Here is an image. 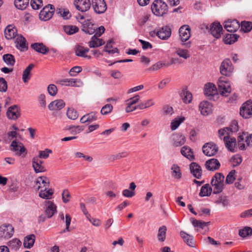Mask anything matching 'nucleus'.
Listing matches in <instances>:
<instances>
[{
    "label": "nucleus",
    "mask_w": 252,
    "mask_h": 252,
    "mask_svg": "<svg viewBox=\"0 0 252 252\" xmlns=\"http://www.w3.org/2000/svg\"><path fill=\"white\" fill-rule=\"evenodd\" d=\"M181 153L183 156L190 160H192L194 159L192 149L188 146H184L181 148Z\"/></svg>",
    "instance_id": "nucleus-34"
},
{
    "label": "nucleus",
    "mask_w": 252,
    "mask_h": 252,
    "mask_svg": "<svg viewBox=\"0 0 252 252\" xmlns=\"http://www.w3.org/2000/svg\"><path fill=\"white\" fill-rule=\"evenodd\" d=\"M35 236L34 234H31L26 236L24 240L23 245L25 248L27 249L31 248L35 242Z\"/></svg>",
    "instance_id": "nucleus-38"
},
{
    "label": "nucleus",
    "mask_w": 252,
    "mask_h": 252,
    "mask_svg": "<svg viewBox=\"0 0 252 252\" xmlns=\"http://www.w3.org/2000/svg\"><path fill=\"white\" fill-rule=\"evenodd\" d=\"M57 13L64 19H68L71 16V14L67 9L65 8H59L57 10Z\"/></svg>",
    "instance_id": "nucleus-49"
},
{
    "label": "nucleus",
    "mask_w": 252,
    "mask_h": 252,
    "mask_svg": "<svg viewBox=\"0 0 252 252\" xmlns=\"http://www.w3.org/2000/svg\"><path fill=\"white\" fill-rule=\"evenodd\" d=\"M2 59L3 61L8 65L13 66L15 63V59L11 54H5L3 56Z\"/></svg>",
    "instance_id": "nucleus-50"
},
{
    "label": "nucleus",
    "mask_w": 252,
    "mask_h": 252,
    "mask_svg": "<svg viewBox=\"0 0 252 252\" xmlns=\"http://www.w3.org/2000/svg\"><path fill=\"white\" fill-rule=\"evenodd\" d=\"M155 104V102L153 99H148L145 102H142L137 105V108L142 110L146 109L150 106H153Z\"/></svg>",
    "instance_id": "nucleus-54"
},
{
    "label": "nucleus",
    "mask_w": 252,
    "mask_h": 252,
    "mask_svg": "<svg viewBox=\"0 0 252 252\" xmlns=\"http://www.w3.org/2000/svg\"><path fill=\"white\" fill-rule=\"evenodd\" d=\"M14 228L10 224H4L0 226V237L1 239H8L12 237Z\"/></svg>",
    "instance_id": "nucleus-8"
},
{
    "label": "nucleus",
    "mask_w": 252,
    "mask_h": 252,
    "mask_svg": "<svg viewBox=\"0 0 252 252\" xmlns=\"http://www.w3.org/2000/svg\"><path fill=\"white\" fill-rule=\"evenodd\" d=\"M74 5L78 10L84 12L90 8L91 3L90 0H75Z\"/></svg>",
    "instance_id": "nucleus-13"
},
{
    "label": "nucleus",
    "mask_w": 252,
    "mask_h": 252,
    "mask_svg": "<svg viewBox=\"0 0 252 252\" xmlns=\"http://www.w3.org/2000/svg\"><path fill=\"white\" fill-rule=\"evenodd\" d=\"M92 6L94 11L98 14L104 13L107 9L104 0H92Z\"/></svg>",
    "instance_id": "nucleus-11"
},
{
    "label": "nucleus",
    "mask_w": 252,
    "mask_h": 252,
    "mask_svg": "<svg viewBox=\"0 0 252 252\" xmlns=\"http://www.w3.org/2000/svg\"><path fill=\"white\" fill-rule=\"evenodd\" d=\"M52 150L48 149H46L44 151H40L37 157L40 158L46 159L49 157V154L52 153Z\"/></svg>",
    "instance_id": "nucleus-61"
},
{
    "label": "nucleus",
    "mask_w": 252,
    "mask_h": 252,
    "mask_svg": "<svg viewBox=\"0 0 252 252\" xmlns=\"http://www.w3.org/2000/svg\"><path fill=\"white\" fill-rule=\"evenodd\" d=\"M176 53L180 57H182L185 59H187L190 57V55L188 51L186 49L179 48L177 49Z\"/></svg>",
    "instance_id": "nucleus-58"
},
{
    "label": "nucleus",
    "mask_w": 252,
    "mask_h": 252,
    "mask_svg": "<svg viewBox=\"0 0 252 252\" xmlns=\"http://www.w3.org/2000/svg\"><path fill=\"white\" fill-rule=\"evenodd\" d=\"M31 5L32 9L37 10L40 9L42 6V0H32L31 1Z\"/></svg>",
    "instance_id": "nucleus-60"
},
{
    "label": "nucleus",
    "mask_w": 252,
    "mask_h": 252,
    "mask_svg": "<svg viewBox=\"0 0 252 252\" xmlns=\"http://www.w3.org/2000/svg\"><path fill=\"white\" fill-rule=\"evenodd\" d=\"M10 151L15 153V155L17 156H22L25 157L27 154V150L24 145L19 141L13 140L9 147Z\"/></svg>",
    "instance_id": "nucleus-3"
},
{
    "label": "nucleus",
    "mask_w": 252,
    "mask_h": 252,
    "mask_svg": "<svg viewBox=\"0 0 252 252\" xmlns=\"http://www.w3.org/2000/svg\"><path fill=\"white\" fill-rule=\"evenodd\" d=\"M241 30L245 32H249L252 29V23L251 22L242 21L240 24Z\"/></svg>",
    "instance_id": "nucleus-52"
},
{
    "label": "nucleus",
    "mask_w": 252,
    "mask_h": 252,
    "mask_svg": "<svg viewBox=\"0 0 252 252\" xmlns=\"http://www.w3.org/2000/svg\"><path fill=\"white\" fill-rule=\"evenodd\" d=\"M218 85V91L222 95L227 96L231 91L229 83L224 80L222 77H220L219 79Z\"/></svg>",
    "instance_id": "nucleus-5"
},
{
    "label": "nucleus",
    "mask_w": 252,
    "mask_h": 252,
    "mask_svg": "<svg viewBox=\"0 0 252 252\" xmlns=\"http://www.w3.org/2000/svg\"><path fill=\"white\" fill-rule=\"evenodd\" d=\"M66 114L68 118L72 120H76L78 117L77 112L72 108H69L67 111Z\"/></svg>",
    "instance_id": "nucleus-59"
},
{
    "label": "nucleus",
    "mask_w": 252,
    "mask_h": 252,
    "mask_svg": "<svg viewBox=\"0 0 252 252\" xmlns=\"http://www.w3.org/2000/svg\"><path fill=\"white\" fill-rule=\"evenodd\" d=\"M47 91L50 95L55 96L57 93L58 89L54 84H50L47 88Z\"/></svg>",
    "instance_id": "nucleus-62"
},
{
    "label": "nucleus",
    "mask_w": 252,
    "mask_h": 252,
    "mask_svg": "<svg viewBox=\"0 0 252 252\" xmlns=\"http://www.w3.org/2000/svg\"><path fill=\"white\" fill-rule=\"evenodd\" d=\"M153 14L157 16H163L168 12V6L161 0H155L151 5Z\"/></svg>",
    "instance_id": "nucleus-2"
},
{
    "label": "nucleus",
    "mask_w": 252,
    "mask_h": 252,
    "mask_svg": "<svg viewBox=\"0 0 252 252\" xmlns=\"http://www.w3.org/2000/svg\"><path fill=\"white\" fill-rule=\"evenodd\" d=\"M203 153L207 156L215 155L218 151V147L213 143H206L202 147Z\"/></svg>",
    "instance_id": "nucleus-9"
},
{
    "label": "nucleus",
    "mask_w": 252,
    "mask_h": 252,
    "mask_svg": "<svg viewBox=\"0 0 252 252\" xmlns=\"http://www.w3.org/2000/svg\"><path fill=\"white\" fill-rule=\"evenodd\" d=\"M212 189L210 187L209 184H206L203 186L199 192L200 196H208L211 194Z\"/></svg>",
    "instance_id": "nucleus-40"
},
{
    "label": "nucleus",
    "mask_w": 252,
    "mask_h": 252,
    "mask_svg": "<svg viewBox=\"0 0 252 252\" xmlns=\"http://www.w3.org/2000/svg\"><path fill=\"white\" fill-rule=\"evenodd\" d=\"M191 223L194 227H198L201 229H203L205 226L209 225L210 223V221L205 222L200 220H197L196 219L191 218Z\"/></svg>",
    "instance_id": "nucleus-45"
},
{
    "label": "nucleus",
    "mask_w": 252,
    "mask_h": 252,
    "mask_svg": "<svg viewBox=\"0 0 252 252\" xmlns=\"http://www.w3.org/2000/svg\"><path fill=\"white\" fill-rule=\"evenodd\" d=\"M17 34V30L12 25H8L4 30L5 37L9 40L16 37Z\"/></svg>",
    "instance_id": "nucleus-26"
},
{
    "label": "nucleus",
    "mask_w": 252,
    "mask_h": 252,
    "mask_svg": "<svg viewBox=\"0 0 252 252\" xmlns=\"http://www.w3.org/2000/svg\"><path fill=\"white\" fill-rule=\"evenodd\" d=\"M224 177L221 173H216L212 177L211 184L213 189V193L218 194L221 192L224 188Z\"/></svg>",
    "instance_id": "nucleus-1"
},
{
    "label": "nucleus",
    "mask_w": 252,
    "mask_h": 252,
    "mask_svg": "<svg viewBox=\"0 0 252 252\" xmlns=\"http://www.w3.org/2000/svg\"><path fill=\"white\" fill-rule=\"evenodd\" d=\"M234 127L233 128L226 127L219 129L218 130V135L219 137L221 139L222 137L223 136V140L224 141L226 136L227 137H229L230 136V134H232L233 131H237L238 129L237 123L234 122Z\"/></svg>",
    "instance_id": "nucleus-14"
},
{
    "label": "nucleus",
    "mask_w": 252,
    "mask_h": 252,
    "mask_svg": "<svg viewBox=\"0 0 252 252\" xmlns=\"http://www.w3.org/2000/svg\"><path fill=\"white\" fill-rule=\"evenodd\" d=\"M45 213L47 218H51L57 212V206L51 201H46Z\"/></svg>",
    "instance_id": "nucleus-20"
},
{
    "label": "nucleus",
    "mask_w": 252,
    "mask_h": 252,
    "mask_svg": "<svg viewBox=\"0 0 252 252\" xmlns=\"http://www.w3.org/2000/svg\"><path fill=\"white\" fill-rule=\"evenodd\" d=\"M167 228L164 225L160 227L158 230V239L159 242H163L166 239V233Z\"/></svg>",
    "instance_id": "nucleus-41"
},
{
    "label": "nucleus",
    "mask_w": 252,
    "mask_h": 252,
    "mask_svg": "<svg viewBox=\"0 0 252 252\" xmlns=\"http://www.w3.org/2000/svg\"><path fill=\"white\" fill-rule=\"evenodd\" d=\"M34 67V64L31 63L24 70L22 79L24 83H27L31 78V71Z\"/></svg>",
    "instance_id": "nucleus-39"
},
{
    "label": "nucleus",
    "mask_w": 252,
    "mask_h": 252,
    "mask_svg": "<svg viewBox=\"0 0 252 252\" xmlns=\"http://www.w3.org/2000/svg\"><path fill=\"white\" fill-rule=\"evenodd\" d=\"M55 8L52 4L46 5L41 10L39 13V18L41 20L47 21L50 19L53 16Z\"/></svg>",
    "instance_id": "nucleus-6"
},
{
    "label": "nucleus",
    "mask_w": 252,
    "mask_h": 252,
    "mask_svg": "<svg viewBox=\"0 0 252 252\" xmlns=\"http://www.w3.org/2000/svg\"><path fill=\"white\" fill-rule=\"evenodd\" d=\"M53 193L54 191L52 189L46 190L42 189L39 192V196L42 198L49 199L51 198Z\"/></svg>",
    "instance_id": "nucleus-43"
},
{
    "label": "nucleus",
    "mask_w": 252,
    "mask_h": 252,
    "mask_svg": "<svg viewBox=\"0 0 252 252\" xmlns=\"http://www.w3.org/2000/svg\"><path fill=\"white\" fill-rule=\"evenodd\" d=\"M63 31L66 34L71 35L77 32L79 29L75 26L66 25L63 26Z\"/></svg>",
    "instance_id": "nucleus-46"
},
{
    "label": "nucleus",
    "mask_w": 252,
    "mask_h": 252,
    "mask_svg": "<svg viewBox=\"0 0 252 252\" xmlns=\"http://www.w3.org/2000/svg\"><path fill=\"white\" fill-rule=\"evenodd\" d=\"M223 141L225 147L229 151L232 152H235V148L236 145V140L235 138L231 137V136L227 137L226 136Z\"/></svg>",
    "instance_id": "nucleus-30"
},
{
    "label": "nucleus",
    "mask_w": 252,
    "mask_h": 252,
    "mask_svg": "<svg viewBox=\"0 0 252 252\" xmlns=\"http://www.w3.org/2000/svg\"><path fill=\"white\" fill-rule=\"evenodd\" d=\"M89 51V49L88 48H85L81 46H78L75 48V54L77 56L90 59L91 57L90 55H86V53H88Z\"/></svg>",
    "instance_id": "nucleus-32"
},
{
    "label": "nucleus",
    "mask_w": 252,
    "mask_h": 252,
    "mask_svg": "<svg viewBox=\"0 0 252 252\" xmlns=\"http://www.w3.org/2000/svg\"><path fill=\"white\" fill-rule=\"evenodd\" d=\"M205 165L208 170L215 171L220 168V164L217 159L211 158L206 161Z\"/></svg>",
    "instance_id": "nucleus-24"
},
{
    "label": "nucleus",
    "mask_w": 252,
    "mask_h": 252,
    "mask_svg": "<svg viewBox=\"0 0 252 252\" xmlns=\"http://www.w3.org/2000/svg\"><path fill=\"white\" fill-rule=\"evenodd\" d=\"M97 119V117L96 115V113L94 112H91L82 117L80 121L81 123L84 124L87 122L91 123Z\"/></svg>",
    "instance_id": "nucleus-35"
},
{
    "label": "nucleus",
    "mask_w": 252,
    "mask_h": 252,
    "mask_svg": "<svg viewBox=\"0 0 252 252\" xmlns=\"http://www.w3.org/2000/svg\"><path fill=\"white\" fill-rule=\"evenodd\" d=\"M31 47L36 52L42 54H46L49 52V49L42 43L32 44Z\"/></svg>",
    "instance_id": "nucleus-31"
},
{
    "label": "nucleus",
    "mask_w": 252,
    "mask_h": 252,
    "mask_svg": "<svg viewBox=\"0 0 252 252\" xmlns=\"http://www.w3.org/2000/svg\"><path fill=\"white\" fill-rule=\"evenodd\" d=\"M184 120V117L175 118L171 123V129L172 130H175Z\"/></svg>",
    "instance_id": "nucleus-53"
},
{
    "label": "nucleus",
    "mask_w": 252,
    "mask_h": 252,
    "mask_svg": "<svg viewBox=\"0 0 252 252\" xmlns=\"http://www.w3.org/2000/svg\"><path fill=\"white\" fill-rule=\"evenodd\" d=\"M171 169L172 170V175L173 177L177 179H180L182 176V173L180 167L176 164H173Z\"/></svg>",
    "instance_id": "nucleus-48"
},
{
    "label": "nucleus",
    "mask_w": 252,
    "mask_h": 252,
    "mask_svg": "<svg viewBox=\"0 0 252 252\" xmlns=\"http://www.w3.org/2000/svg\"><path fill=\"white\" fill-rule=\"evenodd\" d=\"M181 95L185 103H189L191 101L192 98V94L189 91H183Z\"/></svg>",
    "instance_id": "nucleus-44"
},
{
    "label": "nucleus",
    "mask_w": 252,
    "mask_h": 252,
    "mask_svg": "<svg viewBox=\"0 0 252 252\" xmlns=\"http://www.w3.org/2000/svg\"><path fill=\"white\" fill-rule=\"evenodd\" d=\"M212 105L207 101H202L200 103L199 108L202 115L207 116L212 111Z\"/></svg>",
    "instance_id": "nucleus-21"
},
{
    "label": "nucleus",
    "mask_w": 252,
    "mask_h": 252,
    "mask_svg": "<svg viewBox=\"0 0 252 252\" xmlns=\"http://www.w3.org/2000/svg\"><path fill=\"white\" fill-rule=\"evenodd\" d=\"M63 85L79 87L82 85V82L80 79H65L60 81Z\"/></svg>",
    "instance_id": "nucleus-29"
},
{
    "label": "nucleus",
    "mask_w": 252,
    "mask_h": 252,
    "mask_svg": "<svg viewBox=\"0 0 252 252\" xmlns=\"http://www.w3.org/2000/svg\"><path fill=\"white\" fill-rule=\"evenodd\" d=\"M171 34V30L168 26L162 27L157 33V35L162 40H166L168 39L170 37Z\"/></svg>",
    "instance_id": "nucleus-22"
},
{
    "label": "nucleus",
    "mask_w": 252,
    "mask_h": 252,
    "mask_svg": "<svg viewBox=\"0 0 252 252\" xmlns=\"http://www.w3.org/2000/svg\"><path fill=\"white\" fill-rule=\"evenodd\" d=\"M239 234L241 237H246L252 234V228L250 227H245L239 230Z\"/></svg>",
    "instance_id": "nucleus-56"
},
{
    "label": "nucleus",
    "mask_w": 252,
    "mask_h": 252,
    "mask_svg": "<svg viewBox=\"0 0 252 252\" xmlns=\"http://www.w3.org/2000/svg\"><path fill=\"white\" fill-rule=\"evenodd\" d=\"M216 203L217 204H222L223 207L228 205V201L226 196H220L216 201Z\"/></svg>",
    "instance_id": "nucleus-64"
},
{
    "label": "nucleus",
    "mask_w": 252,
    "mask_h": 252,
    "mask_svg": "<svg viewBox=\"0 0 252 252\" xmlns=\"http://www.w3.org/2000/svg\"><path fill=\"white\" fill-rule=\"evenodd\" d=\"M181 40L183 42L187 41L190 36V29L189 26L185 25L182 26L179 30Z\"/></svg>",
    "instance_id": "nucleus-17"
},
{
    "label": "nucleus",
    "mask_w": 252,
    "mask_h": 252,
    "mask_svg": "<svg viewBox=\"0 0 252 252\" xmlns=\"http://www.w3.org/2000/svg\"><path fill=\"white\" fill-rule=\"evenodd\" d=\"M220 73L224 76H229L233 71V66L230 59H225L221 63Z\"/></svg>",
    "instance_id": "nucleus-4"
},
{
    "label": "nucleus",
    "mask_w": 252,
    "mask_h": 252,
    "mask_svg": "<svg viewBox=\"0 0 252 252\" xmlns=\"http://www.w3.org/2000/svg\"><path fill=\"white\" fill-rule=\"evenodd\" d=\"M6 115L9 119L13 120L17 119L21 115L19 106L17 105L10 106L7 111Z\"/></svg>",
    "instance_id": "nucleus-12"
},
{
    "label": "nucleus",
    "mask_w": 252,
    "mask_h": 252,
    "mask_svg": "<svg viewBox=\"0 0 252 252\" xmlns=\"http://www.w3.org/2000/svg\"><path fill=\"white\" fill-rule=\"evenodd\" d=\"M62 195L63 201L64 203H66L69 201L71 195L68 190H63Z\"/></svg>",
    "instance_id": "nucleus-63"
},
{
    "label": "nucleus",
    "mask_w": 252,
    "mask_h": 252,
    "mask_svg": "<svg viewBox=\"0 0 252 252\" xmlns=\"http://www.w3.org/2000/svg\"><path fill=\"white\" fill-rule=\"evenodd\" d=\"M210 32L212 35L218 39L220 37L222 33L223 29L220 23L214 22L210 26Z\"/></svg>",
    "instance_id": "nucleus-16"
},
{
    "label": "nucleus",
    "mask_w": 252,
    "mask_h": 252,
    "mask_svg": "<svg viewBox=\"0 0 252 252\" xmlns=\"http://www.w3.org/2000/svg\"><path fill=\"white\" fill-rule=\"evenodd\" d=\"M21 242L17 239H13L10 240L7 244L8 247L14 250H17L21 245Z\"/></svg>",
    "instance_id": "nucleus-51"
},
{
    "label": "nucleus",
    "mask_w": 252,
    "mask_h": 252,
    "mask_svg": "<svg viewBox=\"0 0 252 252\" xmlns=\"http://www.w3.org/2000/svg\"><path fill=\"white\" fill-rule=\"evenodd\" d=\"M239 36L236 34H228L225 37L224 42L227 44H231L236 41Z\"/></svg>",
    "instance_id": "nucleus-42"
},
{
    "label": "nucleus",
    "mask_w": 252,
    "mask_h": 252,
    "mask_svg": "<svg viewBox=\"0 0 252 252\" xmlns=\"http://www.w3.org/2000/svg\"><path fill=\"white\" fill-rule=\"evenodd\" d=\"M32 167L36 173L44 172L46 171V168L37 162V157H33L32 159Z\"/></svg>",
    "instance_id": "nucleus-33"
},
{
    "label": "nucleus",
    "mask_w": 252,
    "mask_h": 252,
    "mask_svg": "<svg viewBox=\"0 0 252 252\" xmlns=\"http://www.w3.org/2000/svg\"><path fill=\"white\" fill-rule=\"evenodd\" d=\"M224 27L228 32H234L240 27V24L236 20H228L225 22Z\"/></svg>",
    "instance_id": "nucleus-15"
},
{
    "label": "nucleus",
    "mask_w": 252,
    "mask_h": 252,
    "mask_svg": "<svg viewBox=\"0 0 252 252\" xmlns=\"http://www.w3.org/2000/svg\"><path fill=\"white\" fill-rule=\"evenodd\" d=\"M235 174L236 171L235 170H231L226 177L225 183L228 184H232L236 179Z\"/></svg>",
    "instance_id": "nucleus-55"
},
{
    "label": "nucleus",
    "mask_w": 252,
    "mask_h": 252,
    "mask_svg": "<svg viewBox=\"0 0 252 252\" xmlns=\"http://www.w3.org/2000/svg\"><path fill=\"white\" fill-rule=\"evenodd\" d=\"M49 186V179L46 176L39 177L35 181V187L38 190H46L48 189Z\"/></svg>",
    "instance_id": "nucleus-10"
},
{
    "label": "nucleus",
    "mask_w": 252,
    "mask_h": 252,
    "mask_svg": "<svg viewBox=\"0 0 252 252\" xmlns=\"http://www.w3.org/2000/svg\"><path fill=\"white\" fill-rule=\"evenodd\" d=\"M113 109V107L111 104H106L102 107L100 113L102 115H106L110 113L112 111Z\"/></svg>",
    "instance_id": "nucleus-57"
},
{
    "label": "nucleus",
    "mask_w": 252,
    "mask_h": 252,
    "mask_svg": "<svg viewBox=\"0 0 252 252\" xmlns=\"http://www.w3.org/2000/svg\"><path fill=\"white\" fill-rule=\"evenodd\" d=\"M82 30L86 33L91 35L95 32V27L90 20L84 21L82 23Z\"/></svg>",
    "instance_id": "nucleus-25"
},
{
    "label": "nucleus",
    "mask_w": 252,
    "mask_h": 252,
    "mask_svg": "<svg viewBox=\"0 0 252 252\" xmlns=\"http://www.w3.org/2000/svg\"><path fill=\"white\" fill-rule=\"evenodd\" d=\"M65 106V102L62 99H57L52 101L48 105L51 111L60 110Z\"/></svg>",
    "instance_id": "nucleus-28"
},
{
    "label": "nucleus",
    "mask_w": 252,
    "mask_h": 252,
    "mask_svg": "<svg viewBox=\"0 0 252 252\" xmlns=\"http://www.w3.org/2000/svg\"><path fill=\"white\" fill-rule=\"evenodd\" d=\"M171 138L172 145L176 147L183 145L186 141L185 136L180 133L173 134Z\"/></svg>",
    "instance_id": "nucleus-19"
},
{
    "label": "nucleus",
    "mask_w": 252,
    "mask_h": 252,
    "mask_svg": "<svg viewBox=\"0 0 252 252\" xmlns=\"http://www.w3.org/2000/svg\"><path fill=\"white\" fill-rule=\"evenodd\" d=\"M105 42L102 39L98 38V37L93 36L91 41L89 42V45L90 48H96L103 45Z\"/></svg>",
    "instance_id": "nucleus-37"
},
{
    "label": "nucleus",
    "mask_w": 252,
    "mask_h": 252,
    "mask_svg": "<svg viewBox=\"0 0 252 252\" xmlns=\"http://www.w3.org/2000/svg\"><path fill=\"white\" fill-rule=\"evenodd\" d=\"M191 173L197 179H200L202 175V171L200 166L196 162H191L189 165Z\"/></svg>",
    "instance_id": "nucleus-23"
},
{
    "label": "nucleus",
    "mask_w": 252,
    "mask_h": 252,
    "mask_svg": "<svg viewBox=\"0 0 252 252\" xmlns=\"http://www.w3.org/2000/svg\"><path fill=\"white\" fill-rule=\"evenodd\" d=\"M29 0H15L14 4L19 9H25L28 5Z\"/></svg>",
    "instance_id": "nucleus-47"
},
{
    "label": "nucleus",
    "mask_w": 252,
    "mask_h": 252,
    "mask_svg": "<svg viewBox=\"0 0 252 252\" xmlns=\"http://www.w3.org/2000/svg\"><path fill=\"white\" fill-rule=\"evenodd\" d=\"M218 90L212 83H208L206 84L204 88V94L210 99H212V97L217 94Z\"/></svg>",
    "instance_id": "nucleus-18"
},
{
    "label": "nucleus",
    "mask_w": 252,
    "mask_h": 252,
    "mask_svg": "<svg viewBox=\"0 0 252 252\" xmlns=\"http://www.w3.org/2000/svg\"><path fill=\"white\" fill-rule=\"evenodd\" d=\"M180 235L183 239L184 242L189 247H194L193 237L192 236L188 234L183 231L180 232Z\"/></svg>",
    "instance_id": "nucleus-36"
},
{
    "label": "nucleus",
    "mask_w": 252,
    "mask_h": 252,
    "mask_svg": "<svg viewBox=\"0 0 252 252\" xmlns=\"http://www.w3.org/2000/svg\"><path fill=\"white\" fill-rule=\"evenodd\" d=\"M240 114L245 119L249 118L252 116V100H249L243 103L240 108Z\"/></svg>",
    "instance_id": "nucleus-7"
},
{
    "label": "nucleus",
    "mask_w": 252,
    "mask_h": 252,
    "mask_svg": "<svg viewBox=\"0 0 252 252\" xmlns=\"http://www.w3.org/2000/svg\"><path fill=\"white\" fill-rule=\"evenodd\" d=\"M15 44L16 47L21 51H26L28 49L26 39L22 35L16 38Z\"/></svg>",
    "instance_id": "nucleus-27"
}]
</instances>
